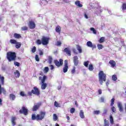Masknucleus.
<instances>
[{"mask_svg":"<svg viewBox=\"0 0 126 126\" xmlns=\"http://www.w3.org/2000/svg\"><path fill=\"white\" fill-rule=\"evenodd\" d=\"M114 104H115V99L113 98L111 100V104L110 106L112 107L114 106Z\"/></svg>","mask_w":126,"mask_h":126,"instance_id":"nucleus-38","label":"nucleus"},{"mask_svg":"<svg viewBox=\"0 0 126 126\" xmlns=\"http://www.w3.org/2000/svg\"><path fill=\"white\" fill-rule=\"evenodd\" d=\"M100 99V102H101V103H104V102H105V98L104 97H101Z\"/></svg>","mask_w":126,"mask_h":126,"instance_id":"nucleus-51","label":"nucleus"},{"mask_svg":"<svg viewBox=\"0 0 126 126\" xmlns=\"http://www.w3.org/2000/svg\"><path fill=\"white\" fill-rule=\"evenodd\" d=\"M112 80H113V81H117V80H118V77H117L116 75H112Z\"/></svg>","mask_w":126,"mask_h":126,"instance_id":"nucleus-31","label":"nucleus"},{"mask_svg":"<svg viewBox=\"0 0 126 126\" xmlns=\"http://www.w3.org/2000/svg\"><path fill=\"white\" fill-rule=\"evenodd\" d=\"M44 72H45V73L49 72V67H44Z\"/></svg>","mask_w":126,"mask_h":126,"instance_id":"nucleus-41","label":"nucleus"},{"mask_svg":"<svg viewBox=\"0 0 126 126\" xmlns=\"http://www.w3.org/2000/svg\"><path fill=\"white\" fill-rule=\"evenodd\" d=\"M56 32L61 34V31H62V28L60 26H57L55 29Z\"/></svg>","mask_w":126,"mask_h":126,"instance_id":"nucleus-19","label":"nucleus"},{"mask_svg":"<svg viewBox=\"0 0 126 126\" xmlns=\"http://www.w3.org/2000/svg\"><path fill=\"white\" fill-rule=\"evenodd\" d=\"M104 126H109V122L108 121L104 119Z\"/></svg>","mask_w":126,"mask_h":126,"instance_id":"nucleus-44","label":"nucleus"},{"mask_svg":"<svg viewBox=\"0 0 126 126\" xmlns=\"http://www.w3.org/2000/svg\"><path fill=\"white\" fill-rule=\"evenodd\" d=\"M7 59L8 62H12L16 60V53L10 51L7 53Z\"/></svg>","mask_w":126,"mask_h":126,"instance_id":"nucleus-4","label":"nucleus"},{"mask_svg":"<svg viewBox=\"0 0 126 126\" xmlns=\"http://www.w3.org/2000/svg\"><path fill=\"white\" fill-rule=\"evenodd\" d=\"M47 79V76L44 75L42 79L41 80V83H45V80Z\"/></svg>","mask_w":126,"mask_h":126,"instance_id":"nucleus-35","label":"nucleus"},{"mask_svg":"<svg viewBox=\"0 0 126 126\" xmlns=\"http://www.w3.org/2000/svg\"><path fill=\"white\" fill-rule=\"evenodd\" d=\"M40 90H39L36 87H34L33 90L31 92H28V96H31L32 94L33 95H36V96H39L40 95Z\"/></svg>","mask_w":126,"mask_h":126,"instance_id":"nucleus-6","label":"nucleus"},{"mask_svg":"<svg viewBox=\"0 0 126 126\" xmlns=\"http://www.w3.org/2000/svg\"><path fill=\"white\" fill-rule=\"evenodd\" d=\"M46 87H47V84L46 83H42L41 89L42 90H45V89H46Z\"/></svg>","mask_w":126,"mask_h":126,"instance_id":"nucleus-26","label":"nucleus"},{"mask_svg":"<svg viewBox=\"0 0 126 126\" xmlns=\"http://www.w3.org/2000/svg\"><path fill=\"white\" fill-rule=\"evenodd\" d=\"M15 45V47L16 49H20V47H21V43L19 42H17Z\"/></svg>","mask_w":126,"mask_h":126,"instance_id":"nucleus-25","label":"nucleus"},{"mask_svg":"<svg viewBox=\"0 0 126 126\" xmlns=\"http://www.w3.org/2000/svg\"><path fill=\"white\" fill-rule=\"evenodd\" d=\"M107 112H108V109H105L103 111V114H107Z\"/></svg>","mask_w":126,"mask_h":126,"instance_id":"nucleus-56","label":"nucleus"},{"mask_svg":"<svg viewBox=\"0 0 126 126\" xmlns=\"http://www.w3.org/2000/svg\"><path fill=\"white\" fill-rule=\"evenodd\" d=\"M75 5L78 6V7H82V6H83V5H82L81 3H80V1H79V0H76L75 2Z\"/></svg>","mask_w":126,"mask_h":126,"instance_id":"nucleus-20","label":"nucleus"},{"mask_svg":"<svg viewBox=\"0 0 126 126\" xmlns=\"http://www.w3.org/2000/svg\"><path fill=\"white\" fill-rule=\"evenodd\" d=\"M75 105L76 106V107H78V103H77V101H75Z\"/></svg>","mask_w":126,"mask_h":126,"instance_id":"nucleus-59","label":"nucleus"},{"mask_svg":"<svg viewBox=\"0 0 126 126\" xmlns=\"http://www.w3.org/2000/svg\"><path fill=\"white\" fill-rule=\"evenodd\" d=\"M20 94L21 96H22V97H24V96H26L24 92H21Z\"/></svg>","mask_w":126,"mask_h":126,"instance_id":"nucleus-50","label":"nucleus"},{"mask_svg":"<svg viewBox=\"0 0 126 126\" xmlns=\"http://www.w3.org/2000/svg\"><path fill=\"white\" fill-rule=\"evenodd\" d=\"M58 119H59V118H58V116L57 115V114H53V121H54V122H56V121H57Z\"/></svg>","mask_w":126,"mask_h":126,"instance_id":"nucleus-33","label":"nucleus"},{"mask_svg":"<svg viewBox=\"0 0 126 126\" xmlns=\"http://www.w3.org/2000/svg\"><path fill=\"white\" fill-rule=\"evenodd\" d=\"M88 64H89V61H86L84 63V65H85L86 67H88Z\"/></svg>","mask_w":126,"mask_h":126,"instance_id":"nucleus-42","label":"nucleus"},{"mask_svg":"<svg viewBox=\"0 0 126 126\" xmlns=\"http://www.w3.org/2000/svg\"><path fill=\"white\" fill-rule=\"evenodd\" d=\"M79 115L81 119H84L85 118V116H84V112H83V110L80 111Z\"/></svg>","mask_w":126,"mask_h":126,"instance_id":"nucleus-22","label":"nucleus"},{"mask_svg":"<svg viewBox=\"0 0 126 126\" xmlns=\"http://www.w3.org/2000/svg\"><path fill=\"white\" fill-rule=\"evenodd\" d=\"M107 75L106 74L104 73V71H99L98 73V80L99 81V83L101 85L103 84V81H106L107 80Z\"/></svg>","mask_w":126,"mask_h":126,"instance_id":"nucleus-3","label":"nucleus"},{"mask_svg":"<svg viewBox=\"0 0 126 126\" xmlns=\"http://www.w3.org/2000/svg\"><path fill=\"white\" fill-rule=\"evenodd\" d=\"M63 52L66 53V54H67V55H68V56H71V52L70 51V50H69V48H68V47L65 48L64 49Z\"/></svg>","mask_w":126,"mask_h":126,"instance_id":"nucleus-15","label":"nucleus"},{"mask_svg":"<svg viewBox=\"0 0 126 126\" xmlns=\"http://www.w3.org/2000/svg\"><path fill=\"white\" fill-rule=\"evenodd\" d=\"M16 98V96L13 94H9V99L10 100H11L12 101H14L15 99Z\"/></svg>","mask_w":126,"mask_h":126,"instance_id":"nucleus-17","label":"nucleus"},{"mask_svg":"<svg viewBox=\"0 0 126 126\" xmlns=\"http://www.w3.org/2000/svg\"><path fill=\"white\" fill-rule=\"evenodd\" d=\"M35 61H36V62L40 61V59H39V56L38 55H35Z\"/></svg>","mask_w":126,"mask_h":126,"instance_id":"nucleus-48","label":"nucleus"},{"mask_svg":"<svg viewBox=\"0 0 126 126\" xmlns=\"http://www.w3.org/2000/svg\"><path fill=\"white\" fill-rule=\"evenodd\" d=\"M1 105H2V100L0 98V106H1Z\"/></svg>","mask_w":126,"mask_h":126,"instance_id":"nucleus-61","label":"nucleus"},{"mask_svg":"<svg viewBox=\"0 0 126 126\" xmlns=\"http://www.w3.org/2000/svg\"><path fill=\"white\" fill-rule=\"evenodd\" d=\"M54 63L57 67H60L63 64V60L62 59L59 60V61L57 60H54Z\"/></svg>","mask_w":126,"mask_h":126,"instance_id":"nucleus-8","label":"nucleus"},{"mask_svg":"<svg viewBox=\"0 0 126 126\" xmlns=\"http://www.w3.org/2000/svg\"><path fill=\"white\" fill-rule=\"evenodd\" d=\"M32 53H35L36 52V47L34 46L32 49Z\"/></svg>","mask_w":126,"mask_h":126,"instance_id":"nucleus-52","label":"nucleus"},{"mask_svg":"<svg viewBox=\"0 0 126 126\" xmlns=\"http://www.w3.org/2000/svg\"><path fill=\"white\" fill-rule=\"evenodd\" d=\"M122 9L123 10H126V3H124L122 5Z\"/></svg>","mask_w":126,"mask_h":126,"instance_id":"nucleus-39","label":"nucleus"},{"mask_svg":"<svg viewBox=\"0 0 126 126\" xmlns=\"http://www.w3.org/2000/svg\"><path fill=\"white\" fill-rule=\"evenodd\" d=\"M41 105V104L40 103H37V104L34 105L32 109V111L33 112H36V111H37L38 109L40 108Z\"/></svg>","mask_w":126,"mask_h":126,"instance_id":"nucleus-12","label":"nucleus"},{"mask_svg":"<svg viewBox=\"0 0 126 126\" xmlns=\"http://www.w3.org/2000/svg\"><path fill=\"white\" fill-rule=\"evenodd\" d=\"M88 69H89V70H90V71H92L93 70V69H94V67L93 66V64H90L89 65Z\"/></svg>","mask_w":126,"mask_h":126,"instance_id":"nucleus-27","label":"nucleus"},{"mask_svg":"<svg viewBox=\"0 0 126 126\" xmlns=\"http://www.w3.org/2000/svg\"><path fill=\"white\" fill-rule=\"evenodd\" d=\"M109 64H110L111 67H115L116 65H117V63H116V62L114 60H110L109 62Z\"/></svg>","mask_w":126,"mask_h":126,"instance_id":"nucleus-14","label":"nucleus"},{"mask_svg":"<svg viewBox=\"0 0 126 126\" xmlns=\"http://www.w3.org/2000/svg\"><path fill=\"white\" fill-rule=\"evenodd\" d=\"M0 82L1 84H0V95H1V93H3L4 95H6V91L4 89V88H2L1 85H4V77L1 76V75L0 74Z\"/></svg>","mask_w":126,"mask_h":126,"instance_id":"nucleus-5","label":"nucleus"},{"mask_svg":"<svg viewBox=\"0 0 126 126\" xmlns=\"http://www.w3.org/2000/svg\"><path fill=\"white\" fill-rule=\"evenodd\" d=\"M84 16L85 18H86V19H88V16L87 15L86 12L84 13Z\"/></svg>","mask_w":126,"mask_h":126,"instance_id":"nucleus-54","label":"nucleus"},{"mask_svg":"<svg viewBox=\"0 0 126 126\" xmlns=\"http://www.w3.org/2000/svg\"><path fill=\"white\" fill-rule=\"evenodd\" d=\"M15 121H16V117L12 116L11 119V122L12 126H13L16 125V122H15Z\"/></svg>","mask_w":126,"mask_h":126,"instance_id":"nucleus-16","label":"nucleus"},{"mask_svg":"<svg viewBox=\"0 0 126 126\" xmlns=\"http://www.w3.org/2000/svg\"><path fill=\"white\" fill-rule=\"evenodd\" d=\"M118 107L119 109L120 112H123L124 111V108H123V104H122V103L119 102L118 103Z\"/></svg>","mask_w":126,"mask_h":126,"instance_id":"nucleus-18","label":"nucleus"},{"mask_svg":"<svg viewBox=\"0 0 126 126\" xmlns=\"http://www.w3.org/2000/svg\"><path fill=\"white\" fill-rule=\"evenodd\" d=\"M61 45H62V42L61 41L57 42L56 46H61Z\"/></svg>","mask_w":126,"mask_h":126,"instance_id":"nucleus-53","label":"nucleus"},{"mask_svg":"<svg viewBox=\"0 0 126 126\" xmlns=\"http://www.w3.org/2000/svg\"><path fill=\"white\" fill-rule=\"evenodd\" d=\"M14 75L16 78H18L20 77V72L18 70H16L15 72L14 73Z\"/></svg>","mask_w":126,"mask_h":126,"instance_id":"nucleus-21","label":"nucleus"},{"mask_svg":"<svg viewBox=\"0 0 126 126\" xmlns=\"http://www.w3.org/2000/svg\"><path fill=\"white\" fill-rule=\"evenodd\" d=\"M56 126H60V125H59L58 124V123H56Z\"/></svg>","mask_w":126,"mask_h":126,"instance_id":"nucleus-64","label":"nucleus"},{"mask_svg":"<svg viewBox=\"0 0 126 126\" xmlns=\"http://www.w3.org/2000/svg\"><path fill=\"white\" fill-rule=\"evenodd\" d=\"M73 63L74 65L77 66L78 65V63H79V61L78 60V57L74 56L73 57Z\"/></svg>","mask_w":126,"mask_h":126,"instance_id":"nucleus-11","label":"nucleus"},{"mask_svg":"<svg viewBox=\"0 0 126 126\" xmlns=\"http://www.w3.org/2000/svg\"><path fill=\"white\" fill-rule=\"evenodd\" d=\"M68 69V61L67 60H65L64 61V67L63 68V72L64 73L67 72Z\"/></svg>","mask_w":126,"mask_h":126,"instance_id":"nucleus-9","label":"nucleus"},{"mask_svg":"<svg viewBox=\"0 0 126 126\" xmlns=\"http://www.w3.org/2000/svg\"><path fill=\"white\" fill-rule=\"evenodd\" d=\"M17 42V41L16 40H15V39H10V43L11 44H16Z\"/></svg>","mask_w":126,"mask_h":126,"instance_id":"nucleus-37","label":"nucleus"},{"mask_svg":"<svg viewBox=\"0 0 126 126\" xmlns=\"http://www.w3.org/2000/svg\"><path fill=\"white\" fill-rule=\"evenodd\" d=\"M73 52L74 53V54H77V52L76 51V49H73Z\"/></svg>","mask_w":126,"mask_h":126,"instance_id":"nucleus-58","label":"nucleus"},{"mask_svg":"<svg viewBox=\"0 0 126 126\" xmlns=\"http://www.w3.org/2000/svg\"><path fill=\"white\" fill-rule=\"evenodd\" d=\"M99 43H100V44H101L102 43H104L105 42V37H101L99 41H98Z\"/></svg>","mask_w":126,"mask_h":126,"instance_id":"nucleus-28","label":"nucleus"},{"mask_svg":"<svg viewBox=\"0 0 126 126\" xmlns=\"http://www.w3.org/2000/svg\"><path fill=\"white\" fill-rule=\"evenodd\" d=\"M70 112L71 113V114H73V113H74V112H75V109L72 108L70 109Z\"/></svg>","mask_w":126,"mask_h":126,"instance_id":"nucleus-49","label":"nucleus"},{"mask_svg":"<svg viewBox=\"0 0 126 126\" xmlns=\"http://www.w3.org/2000/svg\"><path fill=\"white\" fill-rule=\"evenodd\" d=\"M14 63L16 66H20V63L17 62H14Z\"/></svg>","mask_w":126,"mask_h":126,"instance_id":"nucleus-45","label":"nucleus"},{"mask_svg":"<svg viewBox=\"0 0 126 126\" xmlns=\"http://www.w3.org/2000/svg\"><path fill=\"white\" fill-rule=\"evenodd\" d=\"M45 115L46 113L43 111H40L36 116L35 114H33L32 115V121H42L45 118Z\"/></svg>","mask_w":126,"mask_h":126,"instance_id":"nucleus-2","label":"nucleus"},{"mask_svg":"<svg viewBox=\"0 0 126 126\" xmlns=\"http://www.w3.org/2000/svg\"><path fill=\"white\" fill-rule=\"evenodd\" d=\"M90 30L91 31H93L94 34H97V31L94 28H91Z\"/></svg>","mask_w":126,"mask_h":126,"instance_id":"nucleus-34","label":"nucleus"},{"mask_svg":"<svg viewBox=\"0 0 126 126\" xmlns=\"http://www.w3.org/2000/svg\"><path fill=\"white\" fill-rule=\"evenodd\" d=\"M87 46L90 48H93V49H95L96 48V45H93L91 41H88L87 42Z\"/></svg>","mask_w":126,"mask_h":126,"instance_id":"nucleus-13","label":"nucleus"},{"mask_svg":"<svg viewBox=\"0 0 126 126\" xmlns=\"http://www.w3.org/2000/svg\"><path fill=\"white\" fill-rule=\"evenodd\" d=\"M53 62V58L52 56H49L48 57V63L49 64H52V63Z\"/></svg>","mask_w":126,"mask_h":126,"instance_id":"nucleus-29","label":"nucleus"},{"mask_svg":"<svg viewBox=\"0 0 126 126\" xmlns=\"http://www.w3.org/2000/svg\"><path fill=\"white\" fill-rule=\"evenodd\" d=\"M29 27L30 29H35L36 28V24L32 21H30L29 23Z\"/></svg>","mask_w":126,"mask_h":126,"instance_id":"nucleus-10","label":"nucleus"},{"mask_svg":"<svg viewBox=\"0 0 126 126\" xmlns=\"http://www.w3.org/2000/svg\"><path fill=\"white\" fill-rule=\"evenodd\" d=\"M111 111L113 113H115V112H116V111H117V109H116V107H115V106H112L111 108Z\"/></svg>","mask_w":126,"mask_h":126,"instance_id":"nucleus-47","label":"nucleus"},{"mask_svg":"<svg viewBox=\"0 0 126 126\" xmlns=\"http://www.w3.org/2000/svg\"><path fill=\"white\" fill-rule=\"evenodd\" d=\"M76 68L75 66L73 67V69L71 70V71L72 74H73L75 73V69Z\"/></svg>","mask_w":126,"mask_h":126,"instance_id":"nucleus-46","label":"nucleus"},{"mask_svg":"<svg viewBox=\"0 0 126 126\" xmlns=\"http://www.w3.org/2000/svg\"><path fill=\"white\" fill-rule=\"evenodd\" d=\"M98 93L99 95H101V94H102V90L101 89H99L98 91Z\"/></svg>","mask_w":126,"mask_h":126,"instance_id":"nucleus-57","label":"nucleus"},{"mask_svg":"<svg viewBox=\"0 0 126 126\" xmlns=\"http://www.w3.org/2000/svg\"><path fill=\"white\" fill-rule=\"evenodd\" d=\"M54 106L57 108H58V107H61V106L60 105V104H59V103H58V102L57 101H55Z\"/></svg>","mask_w":126,"mask_h":126,"instance_id":"nucleus-43","label":"nucleus"},{"mask_svg":"<svg viewBox=\"0 0 126 126\" xmlns=\"http://www.w3.org/2000/svg\"><path fill=\"white\" fill-rule=\"evenodd\" d=\"M49 41H50V38L42 36L40 39H37L35 41V43L37 45H43V46H47L49 44Z\"/></svg>","mask_w":126,"mask_h":126,"instance_id":"nucleus-1","label":"nucleus"},{"mask_svg":"<svg viewBox=\"0 0 126 126\" xmlns=\"http://www.w3.org/2000/svg\"><path fill=\"white\" fill-rule=\"evenodd\" d=\"M100 112L99 110H95L94 111V115H99Z\"/></svg>","mask_w":126,"mask_h":126,"instance_id":"nucleus-40","label":"nucleus"},{"mask_svg":"<svg viewBox=\"0 0 126 126\" xmlns=\"http://www.w3.org/2000/svg\"><path fill=\"white\" fill-rule=\"evenodd\" d=\"M67 121H69V120H70V119L69 118V116H67Z\"/></svg>","mask_w":126,"mask_h":126,"instance_id":"nucleus-63","label":"nucleus"},{"mask_svg":"<svg viewBox=\"0 0 126 126\" xmlns=\"http://www.w3.org/2000/svg\"><path fill=\"white\" fill-rule=\"evenodd\" d=\"M97 47L99 50H102L104 48V46L102 44H97Z\"/></svg>","mask_w":126,"mask_h":126,"instance_id":"nucleus-36","label":"nucleus"},{"mask_svg":"<svg viewBox=\"0 0 126 126\" xmlns=\"http://www.w3.org/2000/svg\"><path fill=\"white\" fill-rule=\"evenodd\" d=\"M19 113L20 114H23L25 116H27L28 115V109H27V107L23 106L19 110Z\"/></svg>","mask_w":126,"mask_h":126,"instance_id":"nucleus-7","label":"nucleus"},{"mask_svg":"<svg viewBox=\"0 0 126 126\" xmlns=\"http://www.w3.org/2000/svg\"><path fill=\"white\" fill-rule=\"evenodd\" d=\"M106 86H108V85H109V81H107L106 82Z\"/></svg>","mask_w":126,"mask_h":126,"instance_id":"nucleus-62","label":"nucleus"},{"mask_svg":"<svg viewBox=\"0 0 126 126\" xmlns=\"http://www.w3.org/2000/svg\"><path fill=\"white\" fill-rule=\"evenodd\" d=\"M28 30V27L27 26H24L21 28L22 31H27Z\"/></svg>","mask_w":126,"mask_h":126,"instance_id":"nucleus-32","label":"nucleus"},{"mask_svg":"<svg viewBox=\"0 0 126 126\" xmlns=\"http://www.w3.org/2000/svg\"><path fill=\"white\" fill-rule=\"evenodd\" d=\"M49 66H50V69H51V70H53V69H54L55 68V67L53 65H50Z\"/></svg>","mask_w":126,"mask_h":126,"instance_id":"nucleus-55","label":"nucleus"},{"mask_svg":"<svg viewBox=\"0 0 126 126\" xmlns=\"http://www.w3.org/2000/svg\"><path fill=\"white\" fill-rule=\"evenodd\" d=\"M76 48L79 54H81V53H82V49L81 48V46L79 45H76Z\"/></svg>","mask_w":126,"mask_h":126,"instance_id":"nucleus-23","label":"nucleus"},{"mask_svg":"<svg viewBox=\"0 0 126 126\" xmlns=\"http://www.w3.org/2000/svg\"><path fill=\"white\" fill-rule=\"evenodd\" d=\"M14 38H15L16 39H20V38H21V35L19 33H15L14 34Z\"/></svg>","mask_w":126,"mask_h":126,"instance_id":"nucleus-24","label":"nucleus"},{"mask_svg":"<svg viewBox=\"0 0 126 126\" xmlns=\"http://www.w3.org/2000/svg\"><path fill=\"white\" fill-rule=\"evenodd\" d=\"M42 55H43V51H40L39 52V55H40V56H42Z\"/></svg>","mask_w":126,"mask_h":126,"instance_id":"nucleus-60","label":"nucleus"},{"mask_svg":"<svg viewBox=\"0 0 126 126\" xmlns=\"http://www.w3.org/2000/svg\"><path fill=\"white\" fill-rule=\"evenodd\" d=\"M110 122L111 125H114V118H113V116L112 115L110 116Z\"/></svg>","mask_w":126,"mask_h":126,"instance_id":"nucleus-30","label":"nucleus"}]
</instances>
